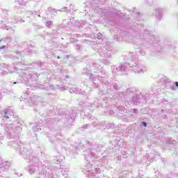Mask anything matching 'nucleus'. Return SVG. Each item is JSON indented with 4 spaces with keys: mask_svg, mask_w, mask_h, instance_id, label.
I'll use <instances>...</instances> for the list:
<instances>
[{
    "mask_svg": "<svg viewBox=\"0 0 178 178\" xmlns=\"http://www.w3.org/2000/svg\"><path fill=\"white\" fill-rule=\"evenodd\" d=\"M175 85L178 87V82H175Z\"/></svg>",
    "mask_w": 178,
    "mask_h": 178,
    "instance_id": "nucleus-4",
    "label": "nucleus"
},
{
    "mask_svg": "<svg viewBox=\"0 0 178 178\" xmlns=\"http://www.w3.org/2000/svg\"><path fill=\"white\" fill-rule=\"evenodd\" d=\"M51 24H52V22L49 21V22H47V24H46V26L47 27H49V26H51Z\"/></svg>",
    "mask_w": 178,
    "mask_h": 178,
    "instance_id": "nucleus-1",
    "label": "nucleus"
},
{
    "mask_svg": "<svg viewBox=\"0 0 178 178\" xmlns=\"http://www.w3.org/2000/svg\"><path fill=\"white\" fill-rule=\"evenodd\" d=\"M143 126H145V127H147V122H143Z\"/></svg>",
    "mask_w": 178,
    "mask_h": 178,
    "instance_id": "nucleus-2",
    "label": "nucleus"
},
{
    "mask_svg": "<svg viewBox=\"0 0 178 178\" xmlns=\"http://www.w3.org/2000/svg\"><path fill=\"white\" fill-rule=\"evenodd\" d=\"M3 48H5V46L1 47L0 49H3Z\"/></svg>",
    "mask_w": 178,
    "mask_h": 178,
    "instance_id": "nucleus-3",
    "label": "nucleus"
}]
</instances>
